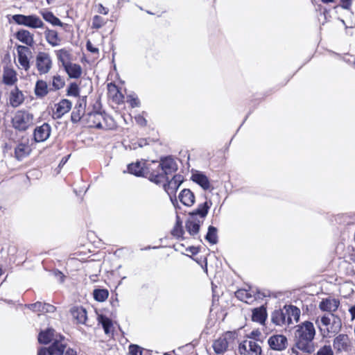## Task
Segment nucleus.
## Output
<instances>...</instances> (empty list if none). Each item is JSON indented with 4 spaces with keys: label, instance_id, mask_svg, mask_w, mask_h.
I'll use <instances>...</instances> for the list:
<instances>
[{
    "label": "nucleus",
    "instance_id": "f257e3e1",
    "mask_svg": "<svg viewBox=\"0 0 355 355\" xmlns=\"http://www.w3.org/2000/svg\"><path fill=\"white\" fill-rule=\"evenodd\" d=\"M315 335V329L311 322L305 321L295 326V346L302 352L311 354L315 349L313 343Z\"/></svg>",
    "mask_w": 355,
    "mask_h": 355
},
{
    "label": "nucleus",
    "instance_id": "f03ea898",
    "mask_svg": "<svg viewBox=\"0 0 355 355\" xmlns=\"http://www.w3.org/2000/svg\"><path fill=\"white\" fill-rule=\"evenodd\" d=\"M178 170L175 161L170 156L161 158L156 169H153L149 174L150 181L158 184L168 180V175Z\"/></svg>",
    "mask_w": 355,
    "mask_h": 355
},
{
    "label": "nucleus",
    "instance_id": "7ed1b4c3",
    "mask_svg": "<svg viewBox=\"0 0 355 355\" xmlns=\"http://www.w3.org/2000/svg\"><path fill=\"white\" fill-rule=\"evenodd\" d=\"M34 116L25 110H17L12 119V127L19 131H26L33 124Z\"/></svg>",
    "mask_w": 355,
    "mask_h": 355
},
{
    "label": "nucleus",
    "instance_id": "20e7f679",
    "mask_svg": "<svg viewBox=\"0 0 355 355\" xmlns=\"http://www.w3.org/2000/svg\"><path fill=\"white\" fill-rule=\"evenodd\" d=\"M12 18L17 24L23 25L32 28H42L44 26L43 21L35 15H24L17 14L12 15Z\"/></svg>",
    "mask_w": 355,
    "mask_h": 355
},
{
    "label": "nucleus",
    "instance_id": "39448f33",
    "mask_svg": "<svg viewBox=\"0 0 355 355\" xmlns=\"http://www.w3.org/2000/svg\"><path fill=\"white\" fill-rule=\"evenodd\" d=\"M320 322L322 325L326 327L325 330L327 334H336L342 327L341 319L334 313L323 315Z\"/></svg>",
    "mask_w": 355,
    "mask_h": 355
},
{
    "label": "nucleus",
    "instance_id": "423d86ee",
    "mask_svg": "<svg viewBox=\"0 0 355 355\" xmlns=\"http://www.w3.org/2000/svg\"><path fill=\"white\" fill-rule=\"evenodd\" d=\"M236 297L241 301L251 304L257 300L263 299L266 295L257 289H239L235 292Z\"/></svg>",
    "mask_w": 355,
    "mask_h": 355
},
{
    "label": "nucleus",
    "instance_id": "0eeeda50",
    "mask_svg": "<svg viewBox=\"0 0 355 355\" xmlns=\"http://www.w3.org/2000/svg\"><path fill=\"white\" fill-rule=\"evenodd\" d=\"M333 347L337 354L349 352L352 350V343L348 335L340 334L334 338L333 340Z\"/></svg>",
    "mask_w": 355,
    "mask_h": 355
},
{
    "label": "nucleus",
    "instance_id": "6e6552de",
    "mask_svg": "<svg viewBox=\"0 0 355 355\" xmlns=\"http://www.w3.org/2000/svg\"><path fill=\"white\" fill-rule=\"evenodd\" d=\"M236 336L235 331H227L225 333L224 337L219 338L216 340L213 343V348L216 354L224 353L228 347L227 340H234Z\"/></svg>",
    "mask_w": 355,
    "mask_h": 355
},
{
    "label": "nucleus",
    "instance_id": "1a4fd4ad",
    "mask_svg": "<svg viewBox=\"0 0 355 355\" xmlns=\"http://www.w3.org/2000/svg\"><path fill=\"white\" fill-rule=\"evenodd\" d=\"M86 120L88 125L90 127H94L98 129L106 128L105 122L106 117L103 113L99 112H89L86 116Z\"/></svg>",
    "mask_w": 355,
    "mask_h": 355
},
{
    "label": "nucleus",
    "instance_id": "9d476101",
    "mask_svg": "<svg viewBox=\"0 0 355 355\" xmlns=\"http://www.w3.org/2000/svg\"><path fill=\"white\" fill-rule=\"evenodd\" d=\"M66 348V345L61 341L55 340L48 348L42 347L37 355H61Z\"/></svg>",
    "mask_w": 355,
    "mask_h": 355
},
{
    "label": "nucleus",
    "instance_id": "9b49d317",
    "mask_svg": "<svg viewBox=\"0 0 355 355\" xmlns=\"http://www.w3.org/2000/svg\"><path fill=\"white\" fill-rule=\"evenodd\" d=\"M270 348L275 351H283L287 347V338L282 334L273 335L268 340Z\"/></svg>",
    "mask_w": 355,
    "mask_h": 355
},
{
    "label": "nucleus",
    "instance_id": "f8f14e48",
    "mask_svg": "<svg viewBox=\"0 0 355 355\" xmlns=\"http://www.w3.org/2000/svg\"><path fill=\"white\" fill-rule=\"evenodd\" d=\"M51 132V128L47 123L37 126L34 130L33 137L36 142H43L49 139Z\"/></svg>",
    "mask_w": 355,
    "mask_h": 355
},
{
    "label": "nucleus",
    "instance_id": "ddd939ff",
    "mask_svg": "<svg viewBox=\"0 0 355 355\" xmlns=\"http://www.w3.org/2000/svg\"><path fill=\"white\" fill-rule=\"evenodd\" d=\"M211 205V202L208 201L199 204L196 209L189 213V217L199 219L200 221H204L209 212Z\"/></svg>",
    "mask_w": 355,
    "mask_h": 355
},
{
    "label": "nucleus",
    "instance_id": "4468645a",
    "mask_svg": "<svg viewBox=\"0 0 355 355\" xmlns=\"http://www.w3.org/2000/svg\"><path fill=\"white\" fill-rule=\"evenodd\" d=\"M86 101L85 98L78 99L71 115V120L76 123L82 119L85 112Z\"/></svg>",
    "mask_w": 355,
    "mask_h": 355
},
{
    "label": "nucleus",
    "instance_id": "2eb2a0df",
    "mask_svg": "<svg viewBox=\"0 0 355 355\" xmlns=\"http://www.w3.org/2000/svg\"><path fill=\"white\" fill-rule=\"evenodd\" d=\"M128 171L130 173L138 177H149L150 171L145 167V163L137 162L128 165Z\"/></svg>",
    "mask_w": 355,
    "mask_h": 355
},
{
    "label": "nucleus",
    "instance_id": "dca6fc26",
    "mask_svg": "<svg viewBox=\"0 0 355 355\" xmlns=\"http://www.w3.org/2000/svg\"><path fill=\"white\" fill-rule=\"evenodd\" d=\"M36 64L40 73H46L51 69V61L46 53H40L37 56Z\"/></svg>",
    "mask_w": 355,
    "mask_h": 355
},
{
    "label": "nucleus",
    "instance_id": "f3484780",
    "mask_svg": "<svg viewBox=\"0 0 355 355\" xmlns=\"http://www.w3.org/2000/svg\"><path fill=\"white\" fill-rule=\"evenodd\" d=\"M340 305V301L334 298H326L322 300L319 304V308L322 311H327L333 313Z\"/></svg>",
    "mask_w": 355,
    "mask_h": 355
},
{
    "label": "nucleus",
    "instance_id": "a211bd4d",
    "mask_svg": "<svg viewBox=\"0 0 355 355\" xmlns=\"http://www.w3.org/2000/svg\"><path fill=\"white\" fill-rule=\"evenodd\" d=\"M271 321L277 326L282 327L284 325H289L286 320L284 306L283 309H276L271 314Z\"/></svg>",
    "mask_w": 355,
    "mask_h": 355
},
{
    "label": "nucleus",
    "instance_id": "6ab92c4d",
    "mask_svg": "<svg viewBox=\"0 0 355 355\" xmlns=\"http://www.w3.org/2000/svg\"><path fill=\"white\" fill-rule=\"evenodd\" d=\"M285 313L286 315V320L288 324L293 323V321L297 322L300 320L301 311L299 308L293 305H285Z\"/></svg>",
    "mask_w": 355,
    "mask_h": 355
},
{
    "label": "nucleus",
    "instance_id": "aec40b11",
    "mask_svg": "<svg viewBox=\"0 0 355 355\" xmlns=\"http://www.w3.org/2000/svg\"><path fill=\"white\" fill-rule=\"evenodd\" d=\"M24 101V96L18 87H15L11 90L9 96V103L12 107H17Z\"/></svg>",
    "mask_w": 355,
    "mask_h": 355
},
{
    "label": "nucleus",
    "instance_id": "412c9836",
    "mask_svg": "<svg viewBox=\"0 0 355 355\" xmlns=\"http://www.w3.org/2000/svg\"><path fill=\"white\" fill-rule=\"evenodd\" d=\"M26 306L34 312L53 313L56 309L53 305L41 302H37Z\"/></svg>",
    "mask_w": 355,
    "mask_h": 355
},
{
    "label": "nucleus",
    "instance_id": "4be33fe9",
    "mask_svg": "<svg viewBox=\"0 0 355 355\" xmlns=\"http://www.w3.org/2000/svg\"><path fill=\"white\" fill-rule=\"evenodd\" d=\"M202 223L203 220L200 221L199 219L189 217L186 221L185 227L189 234L194 236L198 234L200 227Z\"/></svg>",
    "mask_w": 355,
    "mask_h": 355
},
{
    "label": "nucleus",
    "instance_id": "5701e85b",
    "mask_svg": "<svg viewBox=\"0 0 355 355\" xmlns=\"http://www.w3.org/2000/svg\"><path fill=\"white\" fill-rule=\"evenodd\" d=\"M71 313L73 318L76 321L78 324H86V320L87 319V311L82 306H74L71 309Z\"/></svg>",
    "mask_w": 355,
    "mask_h": 355
},
{
    "label": "nucleus",
    "instance_id": "b1692460",
    "mask_svg": "<svg viewBox=\"0 0 355 355\" xmlns=\"http://www.w3.org/2000/svg\"><path fill=\"white\" fill-rule=\"evenodd\" d=\"M28 52V46H17L18 62L25 70H28L30 67L29 60L26 55Z\"/></svg>",
    "mask_w": 355,
    "mask_h": 355
},
{
    "label": "nucleus",
    "instance_id": "393cba45",
    "mask_svg": "<svg viewBox=\"0 0 355 355\" xmlns=\"http://www.w3.org/2000/svg\"><path fill=\"white\" fill-rule=\"evenodd\" d=\"M40 14L42 16L43 19L51 24L53 26H59L64 29L68 28L69 26L67 24H63L59 18H58L51 11H40Z\"/></svg>",
    "mask_w": 355,
    "mask_h": 355
},
{
    "label": "nucleus",
    "instance_id": "a878e982",
    "mask_svg": "<svg viewBox=\"0 0 355 355\" xmlns=\"http://www.w3.org/2000/svg\"><path fill=\"white\" fill-rule=\"evenodd\" d=\"M180 201L185 206L191 207L195 202V196L189 189H184L178 196Z\"/></svg>",
    "mask_w": 355,
    "mask_h": 355
},
{
    "label": "nucleus",
    "instance_id": "bb28decb",
    "mask_svg": "<svg viewBox=\"0 0 355 355\" xmlns=\"http://www.w3.org/2000/svg\"><path fill=\"white\" fill-rule=\"evenodd\" d=\"M72 103L68 99H62L55 105L56 110L55 115L56 118H61L64 114L67 113L71 108Z\"/></svg>",
    "mask_w": 355,
    "mask_h": 355
},
{
    "label": "nucleus",
    "instance_id": "cd10ccee",
    "mask_svg": "<svg viewBox=\"0 0 355 355\" xmlns=\"http://www.w3.org/2000/svg\"><path fill=\"white\" fill-rule=\"evenodd\" d=\"M63 68L70 78L77 79L81 76L82 67L80 64L71 62Z\"/></svg>",
    "mask_w": 355,
    "mask_h": 355
},
{
    "label": "nucleus",
    "instance_id": "c85d7f7f",
    "mask_svg": "<svg viewBox=\"0 0 355 355\" xmlns=\"http://www.w3.org/2000/svg\"><path fill=\"white\" fill-rule=\"evenodd\" d=\"M184 178L181 175H175L173 178L168 181L167 187L165 186V189L168 193H173L177 191L180 186L183 182Z\"/></svg>",
    "mask_w": 355,
    "mask_h": 355
},
{
    "label": "nucleus",
    "instance_id": "c756f323",
    "mask_svg": "<svg viewBox=\"0 0 355 355\" xmlns=\"http://www.w3.org/2000/svg\"><path fill=\"white\" fill-rule=\"evenodd\" d=\"M17 81V78L15 71L9 67H5L3 73V83L6 85H13Z\"/></svg>",
    "mask_w": 355,
    "mask_h": 355
},
{
    "label": "nucleus",
    "instance_id": "7c9ffc66",
    "mask_svg": "<svg viewBox=\"0 0 355 355\" xmlns=\"http://www.w3.org/2000/svg\"><path fill=\"white\" fill-rule=\"evenodd\" d=\"M191 180L200 185L204 190H208L210 188V182L208 178L202 173H193Z\"/></svg>",
    "mask_w": 355,
    "mask_h": 355
},
{
    "label": "nucleus",
    "instance_id": "2f4dec72",
    "mask_svg": "<svg viewBox=\"0 0 355 355\" xmlns=\"http://www.w3.org/2000/svg\"><path fill=\"white\" fill-rule=\"evenodd\" d=\"M267 318L266 309L261 306L252 311V320L254 322L263 324Z\"/></svg>",
    "mask_w": 355,
    "mask_h": 355
},
{
    "label": "nucleus",
    "instance_id": "473e14b6",
    "mask_svg": "<svg viewBox=\"0 0 355 355\" xmlns=\"http://www.w3.org/2000/svg\"><path fill=\"white\" fill-rule=\"evenodd\" d=\"M15 37L24 44H32L33 35L27 30H20L15 34Z\"/></svg>",
    "mask_w": 355,
    "mask_h": 355
},
{
    "label": "nucleus",
    "instance_id": "72a5a7b5",
    "mask_svg": "<svg viewBox=\"0 0 355 355\" xmlns=\"http://www.w3.org/2000/svg\"><path fill=\"white\" fill-rule=\"evenodd\" d=\"M54 329L49 328L45 331H42L38 336V341L42 344L46 345L49 343L53 338Z\"/></svg>",
    "mask_w": 355,
    "mask_h": 355
},
{
    "label": "nucleus",
    "instance_id": "f704fd0d",
    "mask_svg": "<svg viewBox=\"0 0 355 355\" xmlns=\"http://www.w3.org/2000/svg\"><path fill=\"white\" fill-rule=\"evenodd\" d=\"M35 94L38 97H44L48 94V86L45 81L37 80L35 87Z\"/></svg>",
    "mask_w": 355,
    "mask_h": 355
},
{
    "label": "nucleus",
    "instance_id": "c9c22d12",
    "mask_svg": "<svg viewBox=\"0 0 355 355\" xmlns=\"http://www.w3.org/2000/svg\"><path fill=\"white\" fill-rule=\"evenodd\" d=\"M57 57L63 67L71 62V55L65 49L59 50L57 52Z\"/></svg>",
    "mask_w": 355,
    "mask_h": 355
},
{
    "label": "nucleus",
    "instance_id": "e433bc0d",
    "mask_svg": "<svg viewBox=\"0 0 355 355\" xmlns=\"http://www.w3.org/2000/svg\"><path fill=\"white\" fill-rule=\"evenodd\" d=\"M205 239L210 244H216L218 242L217 228L214 226H209Z\"/></svg>",
    "mask_w": 355,
    "mask_h": 355
},
{
    "label": "nucleus",
    "instance_id": "4c0bfd02",
    "mask_svg": "<svg viewBox=\"0 0 355 355\" xmlns=\"http://www.w3.org/2000/svg\"><path fill=\"white\" fill-rule=\"evenodd\" d=\"M98 320L99 323L101 324L105 333L106 334H109L111 331V328L112 327V320L109 318L103 315H98Z\"/></svg>",
    "mask_w": 355,
    "mask_h": 355
},
{
    "label": "nucleus",
    "instance_id": "58836bf2",
    "mask_svg": "<svg viewBox=\"0 0 355 355\" xmlns=\"http://www.w3.org/2000/svg\"><path fill=\"white\" fill-rule=\"evenodd\" d=\"M261 347L257 342L248 340V355H261Z\"/></svg>",
    "mask_w": 355,
    "mask_h": 355
},
{
    "label": "nucleus",
    "instance_id": "ea45409f",
    "mask_svg": "<svg viewBox=\"0 0 355 355\" xmlns=\"http://www.w3.org/2000/svg\"><path fill=\"white\" fill-rule=\"evenodd\" d=\"M107 20L100 15H94L92 18V28L98 30L105 26Z\"/></svg>",
    "mask_w": 355,
    "mask_h": 355
},
{
    "label": "nucleus",
    "instance_id": "a19ab883",
    "mask_svg": "<svg viewBox=\"0 0 355 355\" xmlns=\"http://www.w3.org/2000/svg\"><path fill=\"white\" fill-rule=\"evenodd\" d=\"M94 298L98 302H104L108 297L106 289H95L93 293Z\"/></svg>",
    "mask_w": 355,
    "mask_h": 355
},
{
    "label": "nucleus",
    "instance_id": "79ce46f5",
    "mask_svg": "<svg viewBox=\"0 0 355 355\" xmlns=\"http://www.w3.org/2000/svg\"><path fill=\"white\" fill-rule=\"evenodd\" d=\"M46 39L50 44H57L58 36L57 31L54 30H48L45 33Z\"/></svg>",
    "mask_w": 355,
    "mask_h": 355
},
{
    "label": "nucleus",
    "instance_id": "37998d69",
    "mask_svg": "<svg viewBox=\"0 0 355 355\" xmlns=\"http://www.w3.org/2000/svg\"><path fill=\"white\" fill-rule=\"evenodd\" d=\"M64 80L60 76H55L53 78L52 85L55 90H58L64 86Z\"/></svg>",
    "mask_w": 355,
    "mask_h": 355
},
{
    "label": "nucleus",
    "instance_id": "c03bdc74",
    "mask_svg": "<svg viewBox=\"0 0 355 355\" xmlns=\"http://www.w3.org/2000/svg\"><path fill=\"white\" fill-rule=\"evenodd\" d=\"M79 87L76 83H71L67 89V95L68 96H79Z\"/></svg>",
    "mask_w": 355,
    "mask_h": 355
},
{
    "label": "nucleus",
    "instance_id": "a18cd8bd",
    "mask_svg": "<svg viewBox=\"0 0 355 355\" xmlns=\"http://www.w3.org/2000/svg\"><path fill=\"white\" fill-rule=\"evenodd\" d=\"M26 146L24 144L18 145L15 150V156L17 159H21L26 156Z\"/></svg>",
    "mask_w": 355,
    "mask_h": 355
},
{
    "label": "nucleus",
    "instance_id": "49530a36",
    "mask_svg": "<svg viewBox=\"0 0 355 355\" xmlns=\"http://www.w3.org/2000/svg\"><path fill=\"white\" fill-rule=\"evenodd\" d=\"M316 355H334V351L330 345H324L320 347L316 353Z\"/></svg>",
    "mask_w": 355,
    "mask_h": 355
},
{
    "label": "nucleus",
    "instance_id": "de8ad7c7",
    "mask_svg": "<svg viewBox=\"0 0 355 355\" xmlns=\"http://www.w3.org/2000/svg\"><path fill=\"white\" fill-rule=\"evenodd\" d=\"M127 102L130 103L132 107H137L140 105L139 100L135 94L128 95Z\"/></svg>",
    "mask_w": 355,
    "mask_h": 355
},
{
    "label": "nucleus",
    "instance_id": "09e8293b",
    "mask_svg": "<svg viewBox=\"0 0 355 355\" xmlns=\"http://www.w3.org/2000/svg\"><path fill=\"white\" fill-rule=\"evenodd\" d=\"M171 234L175 237L182 238L184 234V230L182 228V226L175 225L174 227L171 231Z\"/></svg>",
    "mask_w": 355,
    "mask_h": 355
},
{
    "label": "nucleus",
    "instance_id": "8fccbe9b",
    "mask_svg": "<svg viewBox=\"0 0 355 355\" xmlns=\"http://www.w3.org/2000/svg\"><path fill=\"white\" fill-rule=\"evenodd\" d=\"M129 353L130 355H142L141 348L137 345H130L129 346Z\"/></svg>",
    "mask_w": 355,
    "mask_h": 355
},
{
    "label": "nucleus",
    "instance_id": "3c124183",
    "mask_svg": "<svg viewBox=\"0 0 355 355\" xmlns=\"http://www.w3.org/2000/svg\"><path fill=\"white\" fill-rule=\"evenodd\" d=\"M239 352L241 354H245V355H248V340H244L243 343L239 344Z\"/></svg>",
    "mask_w": 355,
    "mask_h": 355
},
{
    "label": "nucleus",
    "instance_id": "603ef678",
    "mask_svg": "<svg viewBox=\"0 0 355 355\" xmlns=\"http://www.w3.org/2000/svg\"><path fill=\"white\" fill-rule=\"evenodd\" d=\"M135 119L137 123L139 125L144 127L147 125V121L143 116L138 114L135 117Z\"/></svg>",
    "mask_w": 355,
    "mask_h": 355
},
{
    "label": "nucleus",
    "instance_id": "864d4df0",
    "mask_svg": "<svg viewBox=\"0 0 355 355\" xmlns=\"http://www.w3.org/2000/svg\"><path fill=\"white\" fill-rule=\"evenodd\" d=\"M97 12L101 15H106L109 12V9L105 7L102 3L97 5Z\"/></svg>",
    "mask_w": 355,
    "mask_h": 355
},
{
    "label": "nucleus",
    "instance_id": "5fc2aeb1",
    "mask_svg": "<svg viewBox=\"0 0 355 355\" xmlns=\"http://www.w3.org/2000/svg\"><path fill=\"white\" fill-rule=\"evenodd\" d=\"M54 275L56 277H58V280L60 281V282H64V275H63V273L59 270H56L54 272Z\"/></svg>",
    "mask_w": 355,
    "mask_h": 355
},
{
    "label": "nucleus",
    "instance_id": "6e6d98bb",
    "mask_svg": "<svg viewBox=\"0 0 355 355\" xmlns=\"http://www.w3.org/2000/svg\"><path fill=\"white\" fill-rule=\"evenodd\" d=\"M342 7L345 9H349L352 4V0H340Z\"/></svg>",
    "mask_w": 355,
    "mask_h": 355
},
{
    "label": "nucleus",
    "instance_id": "4d7b16f0",
    "mask_svg": "<svg viewBox=\"0 0 355 355\" xmlns=\"http://www.w3.org/2000/svg\"><path fill=\"white\" fill-rule=\"evenodd\" d=\"M61 355H78L77 352L71 348H68L65 352L64 351Z\"/></svg>",
    "mask_w": 355,
    "mask_h": 355
},
{
    "label": "nucleus",
    "instance_id": "13d9d810",
    "mask_svg": "<svg viewBox=\"0 0 355 355\" xmlns=\"http://www.w3.org/2000/svg\"><path fill=\"white\" fill-rule=\"evenodd\" d=\"M187 250L189 251V252H191L192 254H196L199 252V248L197 247L191 246V247H189L187 249Z\"/></svg>",
    "mask_w": 355,
    "mask_h": 355
},
{
    "label": "nucleus",
    "instance_id": "bf43d9fd",
    "mask_svg": "<svg viewBox=\"0 0 355 355\" xmlns=\"http://www.w3.org/2000/svg\"><path fill=\"white\" fill-rule=\"evenodd\" d=\"M87 50L93 53H98V49L96 48L95 46H86Z\"/></svg>",
    "mask_w": 355,
    "mask_h": 355
},
{
    "label": "nucleus",
    "instance_id": "052dcab7",
    "mask_svg": "<svg viewBox=\"0 0 355 355\" xmlns=\"http://www.w3.org/2000/svg\"><path fill=\"white\" fill-rule=\"evenodd\" d=\"M171 200L173 203V205H174V207L177 209V208H180V207L178 206V200H177V198L175 196L174 199L171 197Z\"/></svg>",
    "mask_w": 355,
    "mask_h": 355
},
{
    "label": "nucleus",
    "instance_id": "680f3d73",
    "mask_svg": "<svg viewBox=\"0 0 355 355\" xmlns=\"http://www.w3.org/2000/svg\"><path fill=\"white\" fill-rule=\"evenodd\" d=\"M260 335V332L258 331H252L250 334V336L249 338H255L257 336H259Z\"/></svg>",
    "mask_w": 355,
    "mask_h": 355
},
{
    "label": "nucleus",
    "instance_id": "e2e57ef3",
    "mask_svg": "<svg viewBox=\"0 0 355 355\" xmlns=\"http://www.w3.org/2000/svg\"><path fill=\"white\" fill-rule=\"evenodd\" d=\"M175 225H180V226H182V220L180 219V217L179 216L178 214H177L176 216V223H175Z\"/></svg>",
    "mask_w": 355,
    "mask_h": 355
},
{
    "label": "nucleus",
    "instance_id": "0e129e2a",
    "mask_svg": "<svg viewBox=\"0 0 355 355\" xmlns=\"http://www.w3.org/2000/svg\"><path fill=\"white\" fill-rule=\"evenodd\" d=\"M298 350H300V349H297L295 345L291 349L292 353L294 354L295 355H299L300 354Z\"/></svg>",
    "mask_w": 355,
    "mask_h": 355
},
{
    "label": "nucleus",
    "instance_id": "69168bd1",
    "mask_svg": "<svg viewBox=\"0 0 355 355\" xmlns=\"http://www.w3.org/2000/svg\"><path fill=\"white\" fill-rule=\"evenodd\" d=\"M349 312H350L352 318H355V306H354L349 309Z\"/></svg>",
    "mask_w": 355,
    "mask_h": 355
},
{
    "label": "nucleus",
    "instance_id": "338daca9",
    "mask_svg": "<svg viewBox=\"0 0 355 355\" xmlns=\"http://www.w3.org/2000/svg\"><path fill=\"white\" fill-rule=\"evenodd\" d=\"M146 144H147V143H146V139H140V140L139 141V146L140 147H143L144 146H145V145H146Z\"/></svg>",
    "mask_w": 355,
    "mask_h": 355
},
{
    "label": "nucleus",
    "instance_id": "774afa93",
    "mask_svg": "<svg viewBox=\"0 0 355 355\" xmlns=\"http://www.w3.org/2000/svg\"><path fill=\"white\" fill-rule=\"evenodd\" d=\"M322 1L324 3H331L334 0H322Z\"/></svg>",
    "mask_w": 355,
    "mask_h": 355
}]
</instances>
